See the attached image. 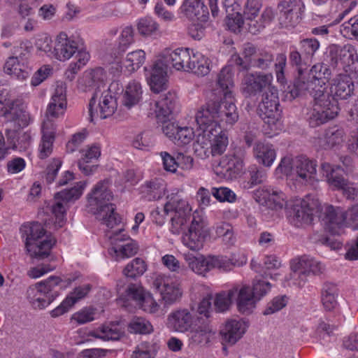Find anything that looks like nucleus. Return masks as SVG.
Listing matches in <instances>:
<instances>
[{
    "label": "nucleus",
    "instance_id": "nucleus-5",
    "mask_svg": "<svg viewBox=\"0 0 358 358\" xmlns=\"http://www.w3.org/2000/svg\"><path fill=\"white\" fill-rule=\"evenodd\" d=\"M20 231L22 236L25 238V247L31 257L42 259L48 257L55 240L50 238L43 239L45 231L40 223L24 224L20 227Z\"/></svg>",
    "mask_w": 358,
    "mask_h": 358
},
{
    "label": "nucleus",
    "instance_id": "nucleus-54",
    "mask_svg": "<svg viewBox=\"0 0 358 358\" xmlns=\"http://www.w3.org/2000/svg\"><path fill=\"white\" fill-rule=\"evenodd\" d=\"M274 17L273 11L270 8H266L261 15L260 22L253 21L249 23V31L253 34H256L262 29L267 24H269Z\"/></svg>",
    "mask_w": 358,
    "mask_h": 358
},
{
    "label": "nucleus",
    "instance_id": "nucleus-25",
    "mask_svg": "<svg viewBox=\"0 0 358 358\" xmlns=\"http://www.w3.org/2000/svg\"><path fill=\"white\" fill-rule=\"evenodd\" d=\"M160 99L155 101V117L158 122H164L175 109L176 94L174 92H168L160 96Z\"/></svg>",
    "mask_w": 358,
    "mask_h": 358
},
{
    "label": "nucleus",
    "instance_id": "nucleus-33",
    "mask_svg": "<svg viewBox=\"0 0 358 358\" xmlns=\"http://www.w3.org/2000/svg\"><path fill=\"white\" fill-rule=\"evenodd\" d=\"M217 84L221 90L224 99L234 97V82L232 68L229 66L222 69L217 75Z\"/></svg>",
    "mask_w": 358,
    "mask_h": 358
},
{
    "label": "nucleus",
    "instance_id": "nucleus-13",
    "mask_svg": "<svg viewBox=\"0 0 358 358\" xmlns=\"http://www.w3.org/2000/svg\"><path fill=\"white\" fill-rule=\"evenodd\" d=\"M279 106L278 90L275 87L269 88L262 94V101L258 106V114L266 124L273 126L281 117Z\"/></svg>",
    "mask_w": 358,
    "mask_h": 358
},
{
    "label": "nucleus",
    "instance_id": "nucleus-2",
    "mask_svg": "<svg viewBox=\"0 0 358 358\" xmlns=\"http://www.w3.org/2000/svg\"><path fill=\"white\" fill-rule=\"evenodd\" d=\"M293 85L289 91L291 96L296 98L310 94L313 98V106L307 113V120L312 127H316L334 119L339 112L336 99L326 90L325 87H317L305 71L297 73Z\"/></svg>",
    "mask_w": 358,
    "mask_h": 358
},
{
    "label": "nucleus",
    "instance_id": "nucleus-57",
    "mask_svg": "<svg viewBox=\"0 0 358 358\" xmlns=\"http://www.w3.org/2000/svg\"><path fill=\"white\" fill-rule=\"evenodd\" d=\"M18 4V13L22 17H28L34 13V9L41 0H11Z\"/></svg>",
    "mask_w": 358,
    "mask_h": 358
},
{
    "label": "nucleus",
    "instance_id": "nucleus-7",
    "mask_svg": "<svg viewBox=\"0 0 358 358\" xmlns=\"http://www.w3.org/2000/svg\"><path fill=\"white\" fill-rule=\"evenodd\" d=\"M326 62L337 71L358 75V56L354 46L331 45L326 55Z\"/></svg>",
    "mask_w": 358,
    "mask_h": 358
},
{
    "label": "nucleus",
    "instance_id": "nucleus-44",
    "mask_svg": "<svg viewBox=\"0 0 358 358\" xmlns=\"http://www.w3.org/2000/svg\"><path fill=\"white\" fill-rule=\"evenodd\" d=\"M189 268L195 273L204 276L211 270L210 257L203 255L199 257L188 256L186 257Z\"/></svg>",
    "mask_w": 358,
    "mask_h": 358
},
{
    "label": "nucleus",
    "instance_id": "nucleus-1",
    "mask_svg": "<svg viewBox=\"0 0 358 358\" xmlns=\"http://www.w3.org/2000/svg\"><path fill=\"white\" fill-rule=\"evenodd\" d=\"M168 201L164 204V210L158 208L151 212L152 221L157 225L164 224L165 216L170 212H173L171 217V231L173 234H179L182 231L184 226L191 219L188 231L182 236V243L193 251L201 250L206 238L209 236V229L203 215L198 211L191 214V208L188 202L178 194H172L167 196Z\"/></svg>",
    "mask_w": 358,
    "mask_h": 358
},
{
    "label": "nucleus",
    "instance_id": "nucleus-19",
    "mask_svg": "<svg viewBox=\"0 0 358 358\" xmlns=\"http://www.w3.org/2000/svg\"><path fill=\"white\" fill-rule=\"evenodd\" d=\"M104 77L103 70L101 68L96 69L87 73L81 81V83L85 86V91H90L94 89L96 90L89 103V115L91 122L94 120L95 116L93 112V107L96 104V99L99 96L100 87L103 85Z\"/></svg>",
    "mask_w": 358,
    "mask_h": 358
},
{
    "label": "nucleus",
    "instance_id": "nucleus-23",
    "mask_svg": "<svg viewBox=\"0 0 358 358\" xmlns=\"http://www.w3.org/2000/svg\"><path fill=\"white\" fill-rule=\"evenodd\" d=\"M322 222L325 229L329 232L333 234H338L340 229L345 225V210L340 207L328 206L324 211Z\"/></svg>",
    "mask_w": 358,
    "mask_h": 358
},
{
    "label": "nucleus",
    "instance_id": "nucleus-62",
    "mask_svg": "<svg viewBox=\"0 0 358 358\" xmlns=\"http://www.w3.org/2000/svg\"><path fill=\"white\" fill-rule=\"evenodd\" d=\"M262 2L260 0H247L245 4L244 15L246 20L252 23L254 19L257 16L261 8Z\"/></svg>",
    "mask_w": 358,
    "mask_h": 358
},
{
    "label": "nucleus",
    "instance_id": "nucleus-48",
    "mask_svg": "<svg viewBox=\"0 0 358 358\" xmlns=\"http://www.w3.org/2000/svg\"><path fill=\"white\" fill-rule=\"evenodd\" d=\"M210 333L211 328L206 322H203L201 326L191 330L188 336L191 343L199 345L209 342Z\"/></svg>",
    "mask_w": 358,
    "mask_h": 358
},
{
    "label": "nucleus",
    "instance_id": "nucleus-24",
    "mask_svg": "<svg viewBox=\"0 0 358 358\" xmlns=\"http://www.w3.org/2000/svg\"><path fill=\"white\" fill-rule=\"evenodd\" d=\"M180 9L182 13L193 22H206L209 17L208 8L199 0H194L190 3L184 1Z\"/></svg>",
    "mask_w": 358,
    "mask_h": 358
},
{
    "label": "nucleus",
    "instance_id": "nucleus-63",
    "mask_svg": "<svg viewBox=\"0 0 358 358\" xmlns=\"http://www.w3.org/2000/svg\"><path fill=\"white\" fill-rule=\"evenodd\" d=\"M277 63L275 64L276 78L281 85L287 83V79L285 74V69L287 64V57L284 54H279L277 56Z\"/></svg>",
    "mask_w": 358,
    "mask_h": 358
},
{
    "label": "nucleus",
    "instance_id": "nucleus-20",
    "mask_svg": "<svg viewBox=\"0 0 358 358\" xmlns=\"http://www.w3.org/2000/svg\"><path fill=\"white\" fill-rule=\"evenodd\" d=\"M92 287L90 283L76 286L61 304L50 312L51 316L57 317L66 313L76 303L87 297Z\"/></svg>",
    "mask_w": 358,
    "mask_h": 358
},
{
    "label": "nucleus",
    "instance_id": "nucleus-51",
    "mask_svg": "<svg viewBox=\"0 0 358 358\" xmlns=\"http://www.w3.org/2000/svg\"><path fill=\"white\" fill-rule=\"evenodd\" d=\"M93 214L96 215V219L101 221L102 224L110 229H113L120 223L121 219L118 214L115 212L114 205L112 206V211L106 208V210L101 209L97 213Z\"/></svg>",
    "mask_w": 358,
    "mask_h": 358
},
{
    "label": "nucleus",
    "instance_id": "nucleus-38",
    "mask_svg": "<svg viewBox=\"0 0 358 358\" xmlns=\"http://www.w3.org/2000/svg\"><path fill=\"white\" fill-rule=\"evenodd\" d=\"M5 117L9 122H14V129L17 131V129L24 127L27 124L28 115L25 112L22 105L12 101Z\"/></svg>",
    "mask_w": 358,
    "mask_h": 358
},
{
    "label": "nucleus",
    "instance_id": "nucleus-36",
    "mask_svg": "<svg viewBox=\"0 0 358 358\" xmlns=\"http://www.w3.org/2000/svg\"><path fill=\"white\" fill-rule=\"evenodd\" d=\"M211 138L210 140V148L213 156L220 155L224 152L228 144L229 139L227 133L221 128L212 127Z\"/></svg>",
    "mask_w": 358,
    "mask_h": 358
},
{
    "label": "nucleus",
    "instance_id": "nucleus-15",
    "mask_svg": "<svg viewBox=\"0 0 358 358\" xmlns=\"http://www.w3.org/2000/svg\"><path fill=\"white\" fill-rule=\"evenodd\" d=\"M278 8L280 24L285 27H295L302 19L305 4L302 0H280Z\"/></svg>",
    "mask_w": 358,
    "mask_h": 358
},
{
    "label": "nucleus",
    "instance_id": "nucleus-46",
    "mask_svg": "<svg viewBox=\"0 0 358 358\" xmlns=\"http://www.w3.org/2000/svg\"><path fill=\"white\" fill-rule=\"evenodd\" d=\"M226 16V25L229 30L234 33L241 31V29L244 23L243 17L240 13L241 7L236 8L234 6L225 8Z\"/></svg>",
    "mask_w": 358,
    "mask_h": 358
},
{
    "label": "nucleus",
    "instance_id": "nucleus-3",
    "mask_svg": "<svg viewBox=\"0 0 358 358\" xmlns=\"http://www.w3.org/2000/svg\"><path fill=\"white\" fill-rule=\"evenodd\" d=\"M199 59L201 63L205 64L199 52L192 53L188 48L164 50L152 68L148 80L151 90L155 94H159L166 89L168 71L171 67L185 71H187V68L194 69L195 68L191 66L194 62H199Z\"/></svg>",
    "mask_w": 358,
    "mask_h": 358
},
{
    "label": "nucleus",
    "instance_id": "nucleus-22",
    "mask_svg": "<svg viewBox=\"0 0 358 358\" xmlns=\"http://www.w3.org/2000/svg\"><path fill=\"white\" fill-rule=\"evenodd\" d=\"M78 48V42L69 38L66 33L62 32L56 39L54 57L60 61L69 59L76 54Z\"/></svg>",
    "mask_w": 358,
    "mask_h": 358
},
{
    "label": "nucleus",
    "instance_id": "nucleus-45",
    "mask_svg": "<svg viewBox=\"0 0 358 358\" xmlns=\"http://www.w3.org/2000/svg\"><path fill=\"white\" fill-rule=\"evenodd\" d=\"M7 141H5L4 136L0 132V161L3 160L9 154L10 150L17 148L16 138L17 136V131L10 127L6 128Z\"/></svg>",
    "mask_w": 358,
    "mask_h": 358
},
{
    "label": "nucleus",
    "instance_id": "nucleus-49",
    "mask_svg": "<svg viewBox=\"0 0 358 358\" xmlns=\"http://www.w3.org/2000/svg\"><path fill=\"white\" fill-rule=\"evenodd\" d=\"M200 132L196 136V142L194 144V147L196 152H199L200 149H203L204 154L206 153V150L210 145V140L211 138V129L212 126L210 125H198Z\"/></svg>",
    "mask_w": 358,
    "mask_h": 358
},
{
    "label": "nucleus",
    "instance_id": "nucleus-60",
    "mask_svg": "<svg viewBox=\"0 0 358 358\" xmlns=\"http://www.w3.org/2000/svg\"><path fill=\"white\" fill-rule=\"evenodd\" d=\"M211 193L216 199L221 202L227 201L233 203L236 199V194L227 187H213L212 188Z\"/></svg>",
    "mask_w": 358,
    "mask_h": 358
},
{
    "label": "nucleus",
    "instance_id": "nucleus-6",
    "mask_svg": "<svg viewBox=\"0 0 358 358\" xmlns=\"http://www.w3.org/2000/svg\"><path fill=\"white\" fill-rule=\"evenodd\" d=\"M316 166L315 162L301 155L292 159L283 157L276 171L283 173L292 180L306 183L315 178Z\"/></svg>",
    "mask_w": 358,
    "mask_h": 358
},
{
    "label": "nucleus",
    "instance_id": "nucleus-11",
    "mask_svg": "<svg viewBox=\"0 0 358 358\" xmlns=\"http://www.w3.org/2000/svg\"><path fill=\"white\" fill-rule=\"evenodd\" d=\"M86 185V181H80L74 187L64 189L55 194L51 210L55 216L57 227H62L63 226L66 210L69 208V203L78 199Z\"/></svg>",
    "mask_w": 358,
    "mask_h": 358
},
{
    "label": "nucleus",
    "instance_id": "nucleus-35",
    "mask_svg": "<svg viewBox=\"0 0 358 358\" xmlns=\"http://www.w3.org/2000/svg\"><path fill=\"white\" fill-rule=\"evenodd\" d=\"M291 222L296 227H299L303 224L310 223L313 220V210L308 207L306 202L301 204H296L289 212Z\"/></svg>",
    "mask_w": 358,
    "mask_h": 358
},
{
    "label": "nucleus",
    "instance_id": "nucleus-21",
    "mask_svg": "<svg viewBox=\"0 0 358 358\" xmlns=\"http://www.w3.org/2000/svg\"><path fill=\"white\" fill-rule=\"evenodd\" d=\"M352 74L343 73L339 72L332 80L330 92H329L335 99H347L354 91V84L350 78ZM355 76V74H353ZM338 103V101H336ZM338 106V104L337 103Z\"/></svg>",
    "mask_w": 358,
    "mask_h": 358
},
{
    "label": "nucleus",
    "instance_id": "nucleus-64",
    "mask_svg": "<svg viewBox=\"0 0 358 358\" xmlns=\"http://www.w3.org/2000/svg\"><path fill=\"white\" fill-rule=\"evenodd\" d=\"M127 293L128 297L136 301L139 306L142 305L148 296L144 293L143 287L136 284L129 285L127 288Z\"/></svg>",
    "mask_w": 358,
    "mask_h": 358
},
{
    "label": "nucleus",
    "instance_id": "nucleus-10",
    "mask_svg": "<svg viewBox=\"0 0 358 358\" xmlns=\"http://www.w3.org/2000/svg\"><path fill=\"white\" fill-rule=\"evenodd\" d=\"M291 268L293 271V284L303 287L311 275H319L324 271V266L308 255H302L292 260Z\"/></svg>",
    "mask_w": 358,
    "mask_h": 358
},
{
    "label": "nucleus",
    "instance_id": "nucleus-17",
    "mask_svg": "<svg viewBox=\"0 0 358 358\" xmlns=\"http://www.w3.org/2000/svg\"><path fill=\"white\" fill-rule=\"evenodd\" d=\"M271 73H247L242 81V92L245 97L256 96L263 90L268 91L271 85Z\"/></svg>",
    "mask_w": 358,
    "mask_h": 358
},
{
    "label": "nucleus",
    "instance_id": "nucleus-43",
    "mask_svg": "<svg viewBox=\"0 0 358 358\" xmlns=\"http://www.w3.org/2000/svg\"><path fill=\"white\" fill-rule=\"evenodd\" d=\"M310 58L301 50H298L296 47H291L289 52V64L294 67L297 73L303 72L309 65Z\"/></svg>",
    "mask_w": 358,
    "mask_h": 358
},
{
    "label": "nucleus",
    "instance_id": "nucleus-42",
    "mask_svg": "<svg viewBox=\"0 0 358 358\" xmlns=\"http://www.w3.org/2000/svg\"><path fill=\"white\" fill-rule=\"evenodd\" d=\"M338 289L336 285L327 282L324 285L322 292V301L327 310H332L337 306Z\"/></svg>",
    "mask_w": 358,
    "mask_h": 358
},
{
    "label": "nucleus",
    "instance_id": "nucleus-29",
    "mask_svg": "<svg viewBox=\"0 0 358 358\" xmlns=\"http://www.w3.org/2000/svg\"><path fill=\"white\" fill-rule=\"evenodd\" d=\"M192 324V316L187 309L178 310L168 317L169 327L176 331H187Z\"/></svg>",
    "mask_w": 358,
    "mask_h": 358
},
{
    "label": "nucleus",
    "instance_id": "nucleus-56",
    "mask_svg": "<svg viewBox=\"0 0 358 358\" xmlns=\"http://www.w3.org/2000/svg\"><path fill=\"white\" fill-rule=\"evenodd\" d=\"M248 172L250 174V180L247 182V185H245V187L252 188L263 182L266 178V171L262 168L257 167L255 165L250 166Z\"/></svg>",
    "mask_w": 358,
    "mask_h": 358
},
{
    "label": "nucleus",
    "instance_id": "nucleus-4",
    "mask_svg": "<svg viewBox=\"0 0 358 358\" xmlns=\"http://www.w3.org/2000/svg\"><path fill=\"white\" fill-rule=\"evenodd\" d=\"M231 99L210 101L201 107L195 115L197 125H210L216 128L233 126L239 118L236 106Z\"/></svg>",
    "mask_w": 358,
    "mask_h": 358
},
{
    "label": "nucleus",
    "instance_id": "nucleus-30",
    "mask_svg": "<svg viewBox=\"0 0 358 358\" xmlns=\"http://www.w3.org/2000/svg\"><path fill=\"white\" fill-rule=\"evenodd\" d=\"M219 166L225 176L236 178L243 169V159L237 155H226L220 161Z\"/></svg>",
    "mask_w": 358,
    "mask_h": 358
},
{
    "label": "nucleus",
    "instance_id": "nucleus-32",
    "mask_svg": "<svg viewBox=\"0 0 358 358\" xmlns=\"http://www.w3.org/2000/svg\"><path fill=\"white\" fill-rule=\"evenodd\" d=\"M88 335L103 341H117L124 335V331L118 324L109 323L90 331Z\"/></svg>",
    "mask_w": 358,
    "mask_h": 358
},
{
    "label": "nucleus",
    "instance_id": "nucleus-31",
    "mask_svg": "<svg viewBox=\"0 0 358 358\" xmlns=\"http://www.w3.org/2000/svg\"><path fill=\"white\" fill-rule=\"evenodd\" d=\"M253 155L259 163L271 166L275 159L276 152L272 144L258 141L253 146Z\"/></svg>",
    "mask_w": 358,
    "mask_h": 358
},
{
    "label": "nucleus",
    "instance_id": "nucleus-61",
    "mask_svg": "<svg viewBox=\"0 0 358 358\" xmlns=\"http://www.w3.org/2000/svg\"><path fill=\"white\" fill-rule=\"evenodd\" d=\"M264 199L270 203L271 207L278 209L282 208L284 203L283 194L273 189H266L264 192Z\"/></svg>",
    "mask_w": 358,
    "mask_h": 358
},
{
    "label": "nucleus",
    "instance_id": "nucleus-41",
    "mask_svg": "<svg viewBox=\"0 0 358 358\" xmlns=\"http://www.w3.org/2000/svg\"><path fill=\"white\" fill-rule=\"evenodd\" d=\"M147 264L144 259L140 257H136L129 262L122 271L123 275L131 279H136L147 271Z\"/></svg>",
    "mask_w": 358,
    "mask_h": 358
},
{
    "label": "nucleus",
    "instance_id": "nucleus-14",
    "mask_svg": "<svg viewBox=\"0 0 358 358\" xmlns=\"http://www.w3.org/2000/svg\"><path fill=\"white\" fill-rule=\"evenodd\" d=\"M123 229H119L113 231L110 236L113 246L109 249V253L117 261L134 256L139 249L136 241L131 239L129 236L123 234Z\"/></svg>",
    "mask_w": 358,
    "mask_h": 358
},
{
    "label": "nucleus",
    "instance_id": "nucleus-12",
    "mask_svg": "<svg viewBox=\"0 0 358 358\" xmlns=\"http://www.w3.org/2000/svg\"><path fill=\"white\" fill-rule=\"evenodd\" d=\"M113 198L110 189V181L103 180L98 182L87 196V208L91 213H97L99 210L106 208L112 211L110 201Z\"/></svg>",
    "mask_w": 358,
    "mask_h": 358
},
{
    "label": "nucleus",
    "instance_id": "nucleus-39",
    "mask_svg": "<svg viewBox=\"0 0 358 358\" xmlns=\"http://www.w3.org/2000/svg\"><path fill=\"white\" fill-rule=\"evenodd\" d=\"M142 87L140 83L132 80L127 85L123 95L122 103L127 108L137 104L142 97Z\"/></svg>",
    "mask_w": 358,
    "mask_h": 358
},
{
    "label": "nucleus",
    "instance_id": "nucleus-55",
    "mask_svg": "<svg viewBox=\"0 0 358 358\" xmlns=\"http://www.w3.org/2000/svg\"><path fill=\"white\" fill-rule=\"evenodd\" d=\"M129 328L131 332L135 334H146L152 331L150 322L143 317H135L129 323Z\"/></svg>",
    "mask_w": 358,
    "mask_h": 358
},
{
    "label": "nucleus",
    "instance_id": "nucleus-18",
    "mask_svg": "<svg viewBox=\"0 0 358 358\" xmlns=\"http://www.w3.org/2000/svg\"><path fill=\"white\" fill-rule=\"evenodd\" d=\"M152 286L159 292L162 300L166 304H173L182 296V292L178 285L173 282L169 276L166 275H156Z\"/></svg>",
    "mask_w": 358,
    "mask_h": 358
},
{
    "label": "nucleus",
    "instance_id": "nucleus-8",
    "mask_svg": "<svg viewBox=\"0 0 358 358\" xmlns=\"http://www.w3.org/2000/svg\"><path fill=\"white\" fill-rule=\"evenodd\" d=\"M273 59L271 52L259 49L250 43L243 45L242 57L239 55L232 56L233 62L243 70H248L251 67L266 70L271 66Z\"/></svg>",
    "mask_w": 358,
    "mask_h": 358
},
{
    "label": "nucleus",
    "instance_id": "nucleus-16",
    "mask_svg": "<svg viewBox=\"0 0 358 358\" xmlns=\"http://www.w3.org/2000/svg\"><path fill=\"white\" fill-rule=\"evenodd\" d=\"M13 54L15 55L10 57L6 61L4 71L19 80H24L31 73V69L25 64L29 52L22 47H16Z\"/></svg>",
    "mask_w": 358,
    "mask_h": 358
},
{
    "label": "nucleus",
    "instance_id": "nucleus-34",
    "mask_svg": "<svg viewBox=\"0 0 358 358\" xmlns=\"http://www.w3.org/2000/svg\"><path fill=\"white\" fill-rule=\"evenodd\" d=\"M117 83H112L107 91L101 93L99 103L100 117L101 119L111 116L117 108L115 98L111 94V90L115 89Z\"/></svg>",
    "mask_w": 358,
    "mask_h": 358
},
{
    "label": "nucleus",
    "instance_id": "nucleus-59",
    "mask_svg": "<svg viewBox=\"0 0 358 358\" xmlns=\"http://www.w3.org/2000/svg\"><path fill=\"white\" fill-rule=\"evenodd\" d=\"M158 24L150 17L142 18L137 24L139 34L142 36H150L158 29Z\"/></svg>",
    "mask_w": 358,
    "mask_h": 358
},
{
    "label": "nucleus",
    "instance_id": "nucleus-50",
    "mask_svg": "<svg viewBox=\"0 0 358 358\" xmlns=\"http://www.w3.org/2000/svg\"><path fill=\"white\" fill-rule=\"evenodd\" d=\"M237 288L229 290L227 292H221L216 294L213 299L214 307L217 312H224L229 308L232 299L236 296Z\"/></svg>",
    "mask_w": 358,
    "mask_h": 358
},
{
    "label": "nucleus",
    "instance_id": "nucleus-40",
    "mask_svg": "<svg viewBox=\"0 0 358 358\" xmlns=\"http://www.w3.org/2000/svg\"><path fill=\"white\" fill-rule=\"evenodd\" d=\"M329 64L324 62L317 63L312 66L308 71L310 78H312L317 87H325L326 83L331 77V71Z\"/></svg>",
    "mask_w": 358,
    "mask_h": 358
},
{
    "label": "nucleus",
    "instance_id": "nucleus-53",
    "mask_svg": "<svg viewBox=\"0 0 358 358\" xmlns=\"http://www.w3.org/2000/svg\"><path fill=\"white\" fill-rule=\"evenodd\" d=\"M343 141V131L341 129H330L325 132L321 145L324 149L331 148Z\"/></svg>",
    "mask_w": 358,
    "mask_h": 358
},
{
    "label": "nucleus",
    "instance_id": "nucleus-47",
    "mask_svg": "<svg viewBox=\"0 0 358 358\" xmlns=\"http://www.w3.org/2000/svg\"><path fill=\"white\" fill-rule=\"evenodd\" d=\"M145 60V52L143 50H137L127 55L123 65L129 72H134L143 64Z\"/></svg>",
    "mask_w": 358,
    "mask_h": 358
},
{
    "label": "nucleus",
    "instance_id": "nucleus-37",
    "mask_svg": "<svg viewBox=\"0 0 358 358\" xmlns=\"http://www.w3.org/2000/svg\"><path fill=\"white\" fill-rule=\"evenodd\" d=\"M165 189L166 184L163 180L159 178L146 182L141 186V192L144 197L149 201L161 199L164 195Z\"/></svg>",
    "mask_w": 358,
    "mask_h": 358
},
{
    "label": "nucleus",
    "instance_id": "nucleus-28",
    "mask_svg": "<svg viewBox=\"0 0 358 358\" xmlns=\"http://www.w3.org/2000/svg\"><path fill=\"white\" fill-rule=\"evenodd\" d=\"M244 324L236 320H231L226 322L220 330L222 341L230 345L235 344L245 334Z\"/></svg>",
    "mask_w": 358,
    "mask_h": 358
},
{
    "label": "nucleus",
    "instance_id": "nucleus-52",
    "mask_svg": "<svg viewBox=\"0 0 358 358\" xmlns=\"http://www.w3.org/2000/svg\"><path fill=\"white\" fill-rule=\"evenodd\" d=\"M162 262L170 271L178 274L180 278L186 276L189 272L188 268L185 265H181L180 262L173 255H164L162 259Z\"/></svg>",
    "mask_w": 358,
    "mask_h": 358
},
{
    "label": "nucleus",
    "instance_id": "nucleus-58",
    "mask_svg": "<svg viewBox=\"0 0 358 358\" xmlns=\"http://www.w3.org/2000/svg\"><path fill=\"white\" fill-rule=\"evenodd\" d=\"M194 137V132L192 128L188 127H178L173 142L178 145L189 144Z\"/></svg>",
    "mask_w": 358,
    "mask_h": 358
},
{
    "label": "nucleus",
    "instance_id": "nucleus-27",
    "mask_svg": "<svg viewBox=\"0 0 358 358\" xmlns=\"http://www.w3.org/2000/svg\"><path fill=\"white\" fill-rule=\"evenodd\" d=\"M237 288V306L238 310L242 313L249 314L252 312L256 306V303L259 301L256 297L252 289L247 285Z\"/></svg>",
    "mask_w": 358,
    "mask_h": 358
},
{
    "label": "nucleus",
    "instance_id": "nucleus-9",
    "mask_svg": "<svg viewBox=\"0 0 358 358\" xmlns=\"http://www.w3.org/2000/svg\"><path fill=\"white\" fill-rule=\"evenodd\" d=\"M59 281V278L52 275L30 286L27 290V298L31 307L35 310L48 307L59 296L58 291L54 289L52 285Z\"/></svg>",
    "mask_w": 358,
    "mask_h": 358
},
{
    "label": "nucleus",
    "instance_id": "nucleus-26",
    "mask_svg": "<svg viewBox=\"0 0 358 358\" xmlns=\"http://www.w3.org/2000/svg\"><path fill=\"white\" fill-rule=\"evenodd\" d=\"M65 92V87L62 84L57 85L46 110L47 117L57 118L64 115L66 106Z\"/></svg>",
    "mask_w": 358,
    "mask_h": 358
}]
</instances>
